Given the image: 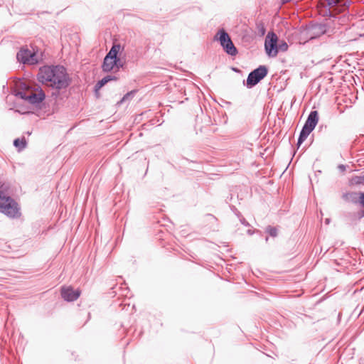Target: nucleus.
I'll use <instances>...</instances> for the list:
<instances>
[{"label":"nucleus","instance_id":"nucleus-1","mask_svg":"<svg viewBox=\"0 0 364 364\" xmlns=\"http://www.w3.org/2000/svg\"><path fill=\"white\" fill-rule=\"evenodd\" d=\"M37 79L41 83L50 82V87L58 92L67 89L72 82L65 68L59 65L40 68Z\"/></svg>","mask_w":364,"mask_h":364},{"label":"nucleus","instance_id":"nucleus-2","mask_svg":"<svg viewBox=\"0 0 364 364\" xmlns=\"http://www.w3.org/2000/svg\"><path fill=\"white\" fill-rule=\"evenodd\" d=\"M10 183L0 181V213L9 218L17 219L21 216L19 204L11 196Z\"/></svg>","mask_w":364,"mask_h":364},{"label":"nucleus","instance_id":"nucleus-3","mask_svg":"<svg viewBox=\"0 0 364 364\" xmlns=\"http://www.w3.org/2000/svg\"><path fill=\"white\" fill-rule=\"evenodd\" d=\"M215 39L220 42L221 47L228 55L235 56L238 53V50L232 43L230 36L223 28L218 31L215 36Z\"/></svg>","mask_w":364,"mask_h":364},{"label":"nucleus","instance_id":"nucleus-4","mask_svg":"<svg viewBox=\"0 0 364 364\" xmlns=\"http://www.w3.org/2000/svg\"><path fill=\"white\" fill-rule=\"evenodd\" d=\"M268 74V68L266 65H259L257 68L251 71L243 83L249 89L252 88L262 80Z\"/></svg>","mask_w":364,"mask_h":364},{"label":"nucleus","instance_id":"nucleus-5","mask_svg":"<svg viewBox=\"0 0 364 364\" xmlns=\"http://www.w3.org/2000/svg\"><path fill=\"white\" fill-rule=\"evenodd\" d=\"M18 62L24 65H34L39 64L41 59H39L36 53L32 52L26 47H21L16 54Z\"/></svg>","mask_w":364,"mask_h":364},{"label":"nucleus","instance_id":"nucleus-6","mask_svg":"<svg viewBox=\"0 0 364 364\" xmlns=\"http://www.w3.org/2000/svg\"><path fill=\"white\" fill-rule=\"evenodd\" d=\"M120 49V43H114L112 46L111 47L109 52L106 54L104 58L102 69L105 73H109L112 71L114 68L115 65L113 61H114L115 55L119 52Z\"/></svg>","mask_w":364,"mask_h":364},{"label":"nucleus","instance_id":"nucleus-7","mask_svg":"<svg viewBox=\"0 0 364 364\" xmlns=\"http://www.w3.org/2000/svg\"><path fill=\"white\" fill-rule=\"evenodd\" d=\"M278 37L274 32H269L264 41V50L269 58H274L278 55Z\"/></svg>","mask_w":364,"mask_h":364},{"label":"nucleus","instance_id":"nucleus-8","mask_svg":"<svg viewBox=\"0 0 364 364\" xmlns=\"http://www.w3.org/2000/svg\"><path fill=\"white\" fill-rule=\"evenodd\" d=\"M320 14L325 17H334L338 13L335 0H320Z\"/></svg>","mask_w":364,"mask_h":364},{"label":"nucleus","instance_id":"nucleus-9","mask_svg":"<svg viewBox=\"0 0 364 364\" xmlns=\"http://www.w3.org/2000/svg\"><path fill=\"white\" fill-rule=\"evenodd\" d=\"M81 291L79 289H74L72 287H63L60 290L62 298L68 302L77 300L80 296Z\"/></svg>","mask_w":364,"mask_h":364},{"label":"nucleus","instance_id":"nucleus-10","mask_svg":"<svg viewBox=\"0 0 364 364\" xmlns=\"http://www.w3.org/2000/svg\"><path fill=\"white\" fill-rule=\"evenodd\" d=\"M328 26L326 23H313L309 28L311 38H316L327 32Z\"/></svg>","mask_w":364,"mask_h":364},{"label":"nucleus","instance_id":"nucleus-11","mask_svg":"<svg viewBox=\"0 0 364 364\" xmlns=\"http://www.w3.org/2000/svg\"><path fill=\"white\" fill-rule=\"evenodd\" d=\"M318 122V112L316 110H312L309 113L303 128L309 132H312Z\"/></svg>","mask_w":364,"mask_h":364},{"label":"nucleus","instance_id":"nucleus-12","mask_svg":"<svg viewBox=\"0 0 364 364\" xmlns=\"http://www.w3.org/2000/svg\"><path fill=\"white\" fill-rule=\"evenodd\" d=\"M46 99V94L40 89V91L38 93H32L28 95L27 101L34 105H39L42 102H43Z\"/></svg>","mask_w":364,"mask_h":364},{"label":"nucleus","instance_id":"nucleus-13","mask_svg":"<svg viewBox=\"0 0 364 364\" xmlns=\"http://www.w3.org/2000/svg\"><path fill=\"white\" fill-rule=\"evenodd\" d=\"M118 80L117 76L108 75H106L104 77H102L101 80H98L94 87V91L95 92V95H97L99 90L102 87H104L107 82H109L112 80Z\"/></svg>","mask_w":364,"mask_h":364},{"label":"nucleus","instance_id":"nucleus-14","mask_svg":"<svg viewBox=\"0 0 364 364\" xmlns=\"http://www.w3.org/2000/svg\"><path fill=\"white\" fill-rule=\"evenodd\" d=\"M124 50V46H122L120 45L119 52L115 55L114 63L115 65V68L119 70V68H123L126 64V60L124 56L123 55V52Z\"/></svg>","mask_w":364,"mask_h":364},{"label":"nucleus","instance_id":"nucleus-15","mask_svg":"<svg viewBox=\"0 0 364 364\" xmlns=\"http://www.w3.org/2000/svg\"><path fill=\"white\" fill-rule=\"evenodd\" d=\"M13 144L18 152L22 151L27 146V141L24 136L16 138L14 140Z\"/></svg>","mask_w":364,"mask_h":364},{"label":"nucleus","instance_id":"nucleus-16","mask_svg":"<svg viewBox=\"0 0 364 364\" xmlns=\"http://www.w3.org/2000/svg\"><path fill=\"white\" fill-rule=\"evenodd\" d=\"M359 193L356 192H347L342 195V198L347 201L353 203H358L359 199Z\"/></svg>","mask_w":364,"mask_h":364},{"label":"nucleus","instance_id":"nucleus-17","mask_svg":"<svg viewBox=\"0 0 364 364\" xmlns=\"http://www.w3.org/2000/svg\"><path fill=\"white\" fill-rule=\"evenodd\" d=\"M337 5L338 13H341L348 9L350 6L351 0H335Z\"/></svg>","mask_w":364,"mask_h":364},{"label":"nucleus","instance_id":"nucleus-18","mask_svg":"<svg viewBox=\"0 0 364 364\" xmlns=\"http://www.w3.org/2000/svg\"><path fill=\"white\" fill-rule=\"evenodd\" d=\"M310 133H311V132H309L302 127V129L300 132L298 140H297L296 146L298 149L303 144V142L306 139V138L310 134Z\"/></svg>","mask_w":364,"mask_h":364},{"label":"nucleus","instance_id":"nucleus-19","mask_svg":"<svg viewBox=\"0 0 364 364\" xmlns=\"http://www.w3.org/2000/svg\"><path fill=\"white\" fill-rule=\"evenodd\" d=\"M351 185H364V174L362 176H354L351 178Z\"/></svg>","mask_w":364,"mask_h":364},{"label":"nucleus","instance_id":"nucleus-20","mask_svg":"<svg viewBox=\"0 0 364 364\" xmlns=\"http://www.w3.org/2000/svg\"><path fill=\"white\" fill-rule=\"evenodd\" d=\"M265 232L270 237H276L278 235V228L274 226L268 225L265 228Z\"/></svg>","mask_w":364,"mask_h":364},{"label":"nucleus","instance_id":"nucleus-21","mask_svg":"<svg viewBox=\"0 0 364 364\" xmlns=\"http://www.w3.org/2000/svg\"><path fill=\"white\" fill-rule=\"evenodd\" d=\"M256 28H257V34L259 36H264L265 33H266V28L264 26V24L263 22H257L256 23Z\"/></svg>","mask_w":364,"mask_h":364},{"label":"nucleus","instance_id":"nucleus-22","mask_svg":"<svg viewBox=\"0 0 364 364\" xmlns=\"http://www.w3.org/2000/svg\"><path fill=\"white\" fill-rule=\"evenodd\" d=\"M137 90H133L130 92H128L127 94H125L122 100H120V103H123L124 102H126L127 100H129V99L134 97L135 94L136 93Z\"/></svg>","mask_w":364,"mask_h":364},{"label":"nucleus","instance_id":"nucleus-23","mask_svg":"<svg viewBox=\"0 0 364 364\" xmlns=\"http://www.w3.org/2000/svg\"><path fill=\"white\" fill-rule=\"evenodd\" d=\"M277 48H278V52L280 50V51H282V52H284V51H287L288 50V44L286 43V41H282L280 43H277Z\"/></svg>","mask_w":364,"mask_h":364},{"label":"nucleus","instance_id":"nucleus-24","mask_svg":"<svg viewBox=\"0 0 364 364\" xmlns=\"http://www.w3.org/2000/svg\"><path fill=\"white\" fill-rule=\"evenodd\" d=\"M16 97H20L21 100H23L25 101H27L28 95H26V93L23 91H18L15 94Z\"/></svg>","mask_w":364,"mask_h":364},{"label":"nucleus","instance_id":"nucleus-25","mask_svg":"<svg viewBox=\"0 0 364 364\" xmlns=\"http://www.w3.org/2000/svg\"><path fill=\"white\" fill-rule=\"evenodd\" d=\"M230 209L238 218L242 216L241 213L236 208L235 206L231 205Z\"/></svg>","mask_w":364,"mask_h":364},{"label":"nucleus","instance_id":"nucleus-26","mask_svg":"<svg viewBox=\"0 0 364 364\" xmlns=\"http://www.w3.org/2000/svg\"><path fill=\"white\" fill-rule=\"evenodd\" d=\"M247 235H252L254 233H257V234H259L260 236H262V231H260L259 230H257V229H255V230H251V229H249V230H247Z\"/></svg>","mask_w":364,"mask_h":364},{"label":"nucleus","instance_id":"nucleus-27","mask_svg":"<svg viewBox=\"0 0 364 364\" xmlns=\"http://www.w3.org/2000/svg\"><path fill=\"white\" fill-rule=\"evenodd\" d=\"M358 203L364 208V192L359 193Z\"/></svg>","mask_w":364,"mask_h":364},{"label":"nucleus","instance_id":"nucleus-28","mask_svg":"<svg viewBox=\"0 0 364 364\" xmlns=\"http://www.w3.org/2000/svg\"><path fill=\"white\" fill-rule=\"evenodd\" d=\"M240 222L245 226L249 227L250 226V224L246 220V219L242 216L239 218Z\"/></svg>","mask_w":364,"mask_h":364},{"label":"nucleus","instance_id":"nucleus-29","mask_svg":"<svg viewBox=\"0 0 364 364\" xmlns=\"http://www.w3.org/2000/svg\"><path fill=\"white\" fill-rule=\"evenodd\" d=\"M338 168L341 172H344L346 170V166L343 164H339Z\"/></svg>","mask_w":364,"mask_h":364},{"label":"nucleus","instance_id":"nucleus-30","mask_svg":"<svg viewBox=\"0 0 364 364\" xmlns=\"http://www.w3.org/2000/svg\"><path fill=\"white\" fill-rule=\"evenodd\" d=\"M232 70L236 73L240 72V70L237 68H233Z\"/></svg>","mask_w":364,"mask_h":364},{"label":"nucleus","instance_id":"nucleus-31","mask_svg":"<svg viewBox=\"0 0 364 364\" xmlns=\"http://www.w3.org/2000/svg\"><path fill=\"white\" fill-rule=\"evenodd\" d=\"M207 216L212 218L213 219L215 220L216 218L211 214H208Z\"/></svg>","mask_w":364,"mask_h":364},{"label":"nucleus","instance_id":"nucleus-32","mask_svg":"<svg viewBox=\"0 0 364 364\" xmlns=\"http://www.w3.org/2000/svg\"><path fill=\"white\" fill-rule=\"evenodd\" d=\"M325 223H326V224H328L330 223V219L329 218H326L325 220Z\"/></svg>","mask_w":364,"mask_h":364},{"label":"nucleus","instance_id":"nucleus-33","mask_svg":"<svg viewBox=\"0 0 364 364\" xmlns=\"http://www.w3.org/2000/svg\"><path fill=\"white\" fill-rule=\"evenodd\" d=\"M264 240L266 242H268L269 241V237L268 236H266L265 238H264Z\"/></svg>","mask_w":364,"mask_h":364}]
</instances>
